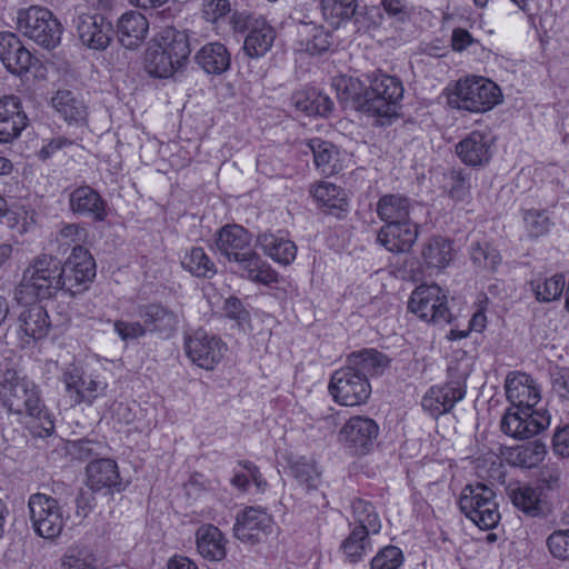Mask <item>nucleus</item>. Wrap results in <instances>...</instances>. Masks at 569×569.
I'll return each mask as SVG.
<instances>
[{
  "mask_svg": "<svg viewBox=\"0 0 569 569\" xmlns=\"http://www.w3.org/2000/svg\"><path fill=\"white\" fill-rule=\"evenodd\" d=\"M561 470L555 463L543 466L540 471L538 479L543 487L548 490H555L560 487Z\"/></svg>",
  "mask_w": 569,
  "mask_h": 569,
  "instance_id": "e2e57ef3",
  "label": "nucleus"
},
{
  "mask_svg": "<svg viewBox=\"0 0 569 569\" xmlns=\"http://www.w3.org/2000/svg\"><path fill=\"white\" fill-rule=\"evenodd\" d=\"M476 40L465 29H455L451 36V47L455 51H462L473 44Z\"/></svg>",
  "mask_w": 569,
  "mask_h": 569,
  "instance_id": "338daca9",
  "label": "nucleus"
},
{
  "mask_svg": "<svg viewBox=\"0 0 569 569\" xmlns=\"http://www.w3.org/2000/svg\"><path fill=\"white\" fill-rule=\"evenodd\" d=\"M447 303V295L438 284H421L411 293L408 309L426 322L447 325L452 318Z\"/></svg>",
  "mask_w": 569,
  "mask_h": 569,
  "instance_id": "9d476101",
  "label": "nucleus"
},
{
  "mask_svg": "<svg viewBox=\"0 0 569 569\" xmlns=\"http://www.w3.org/2000/svg\"><path fill=\"white\" fill-rule=\"evenodd\" d=\"M197 64L208 74L220 76L231 66V54L221 42H209L194 56Z\"/></svg>",
  "mask_w": 569,
  "mask_h": 569,
  "instance_id": "cd10ccee",
  "label": "nucleus"
},
{
  "mask_svg": "<svg viewBox=\"0 0 569 569\" xmlns=\"http://www.w3.org/2000/svg\"><path fill=\"white\" fill-rule=\"evenodd\" d=\"M62 380L71 405H91L106 388L104 383L91 376H84L77 368L66 371Z\"/></svg>",
  "mask_w": 569,
  "mask_h": 569,
  "instance_id": "aec40b11",
  "label": "nucleus"
},
{
  "mask_svg": "<svg viewBox=\"0 0 569 569\" xmlns=\"http://www.w3.org/2000/svg\"><path fill=\"white\" fill-rule=\"evenodd\" d=\"M357 8V0H321L322 16L335 28L351 18L358 22Z\"/></svg>",
  "mask_w": 569,
  "mask_h": 569,
  "instance_id": "58836bf2",
  "label": "nucleus"
},
{
  "mask_svg": "<svg viewBox=\"0 0 569 569\" xmlns=\"http://www.w3.org/2000/svg\"><path fill=\"white\" fill-rule=\"evenodd\" d=\"M138 315L142 319L147 331L166 336L171 335L179 322L178 315L174 311L159 303L141 306Z\"/></svg>",
  "mask_w": 569,
  "mask_h": 569,
  "instance_id": "bb28decb",
  "label": "nucleus"
},
{
  "mask_svg": "<svg viewBox=\"0 0 569 569\" xmlns=\"http://www.w3.org/2000/svg\"><path fill=\"white\" fill-rule=\"evenodd\" d=\"M495 491L483 483L468 485L463 488L459 507L467 518L480 529L495 528L500 520Z\"/></svg>",
  "mask_w": 569,
  "mask_h": 569,
  "instance_id": "0eeeda50",
  "label": "nucleus"
},
{
  "mask_svg": "<svg viewBox=\"0 0 569 569\" xmlns=\"http://www.w3.org/2000/svg\"><path fill=\"white\" fill-rule=\"evenodd\" d=\"M470 258L478 268L496 271L501 262L499 251L487 242L476 241L470 247Z\"/></svg>",
  "mask_w": 569,
  "mask_h": 569,
  "instance_id": "49530a36",
  "label": "nucleus"
},
{
  "mask_svg": "<svg viewBox=\"0 0 569 569\" xmlns=\"http://www.w3.org/2000/svg\"><path fill=\"white\" fill-rule=\"evenodd\" d=\"M18 317V327L21 339L29 343L30 340L44 338L51 327L47 310L40 305L30 301Z\"/></svg>",
  "mask_w": 569,
  "mask_h": 569,
  "instance_id": "393cba45",
  "label": "nucleus"
},
{
  "mask_svg": "<svg viewBox=\"0 0 569 569\" xmlns=\"http://www.w3.org/2000/svg\"><path fill=\"white\" fill-rule=\"evenodd\" d=\"M377 214L386 223L410 220L409 199L400 194H385L377 203Z\"/></svg>",
  "mask_w": 569,
  "mask_h": 569,
  "instance_id": "e433bc0d",
  "label": "nucleus"
},
{
  "mask_svg": "<svg viewBox=\"0 0 569 569\" xmlns=\"http://www.w3.org/2000/svg\"><path fill=\"white\" fill-rule=\"evenodd\" d=\"M63 269L54 257L41 253L34 257L22 273L16 289L19 303H29L36 299H48L63 289Z\"/></svg>",
  "mask_w": 569,
  "mask_h": 569,
  "instance_id": "7ed1b4c3",
  "label": "nucleus"
},
{
  "mask_svg": "<svg viewBox=\"0 0 569 569\" xmlns=\"http://www.w3.org/2000/svg\"><path fill=\"white\" fill-rule=\"evenodd\" d=\"M148 29V20L138 11L126 12L118 21L119 40L128 49L138 47L146 38Z\"/></svg>",
  "mask_w": 569,
  "mask_h": 569,
  "instance_id": "c756f323",
  "label": "nucleus"
},
{
  "mask_svg": "<svg viewBox=\"0 0 569 569\" xmlns=\"http://www.w3.org/2000/svg\"><path fill=\"white\" fill-rule=\"evenodd\" d=\"M380 6L387 16L399 23L410 20L411 8L407 0H380Z\"/></svg>",
  "mask_w": 569,
  "mask_h": 569,
  "instance_id": "13d9d810",
  "label": "nucleus"
},
{
  "mask_svg": "<svg viewBox=\"0 0 569 569\" xmlns=\"http://www.w3.org/2000/svg\"><path fill=\"white\" fill-rule=\"evenodd\" d=\"M28 509L34 532L44 538L53 539L60 536L64 527L63 510L59 501L46 493L30 495Z\"/></svg>",
  "mask_w": 569,
  "mask_h": 569,
  "instance_id": "1a4fd4ad",
  "label": "nucleus"
},
{
  "mask_svg": "<svg viewBox=\"0 0 569 569\" xmlns=\"http://www.w3.org/2000/svg\"><path fill=\"white\" fill-rule=\"evenodd\" d=\"M53 109L68 122H81L86 119L87 107L69 90H58L51 98Z\"/></svg>",
  "mask_w": 569,
  "mask_h": 569,
  "instance_id": "4c0bfd02",
  "label": "nucleus"
},
{
  "mask_svg": "<svg viewBox=\"0 0 569 569\" xmlns=\"http://www.w3.org/2000/svg\"><path fill=\"white\" fill-rule=\"evenodd\" d=\"M565 277L555 274L543 281H531V290L535 292L537 300L541 302H550L558 299L565 289Z\"/></svg>",
  "mask_w": 569,
  "mask_h": 569,
  "instance_id": "8fccbe9b",
  "label": "nucleus"
},
{
  "mask_svg": "<svg viewBox=\"0 0 569 569\" xmlns=\"http://www.w3.org/2000/svg\"><path fill=\"white\" fill-rule=\"evenodd\" d=\"M501 91L492 81L482 77L459 80L449 98L450 106L469 112H486L500 102Z\"/></svg>",
  "mask_w": 569,
  "mask_h": 569,
  "instance_id": "39448f33",
  "label": "nucleus"
},
{
  "mask_svg": "<svg viewBox=\"0 0 569 569\" xmlns=\"http://www.w3.org/2000/svg\"><path fill=\"white\" fill-rule=\"evenodd\" d=\"M298 109L308 114L328 116L333 109V101L326 94L312 93V99L297 101Z\"/></svg>",
  "mask_w": 569,
  "mask_h": 569,
  "instance_id": "6e6d98bb",
  "label": "nucleus"
},
{
  "mask_svg": "<svg viewBox=\"0 0 569 569\" xmlns=\"http://www.w3.org/2000/svg\"><path fill=\"white\" fill-rule=\"evenodd\" d=\"M17 24L24 37L46 49H53L60 43L61 23L47 8L31 6L19 10Z\"/></svg>",
  "mask_w": 569,
  "mask_h": 569,
  "instance_id": "423d86ee",
  "label": "nucleus"
},
{
  "mask_svg": "<svg viewBox=\"0 0 569 569\" xmlns=\"http://www.w3.org/2000/svg\"><path fill=\"white\" fill-rule=\"evenodd\" d=\"M257 244L269 256L273 261L287 266L290 264L297 254L296 244L273 233H261L257 238Z\"/></svg>",
  "mask_w": 569,
  "mask_h": 569,
  "instance_id": "72a5a7b5",
  "label": "nucleus"
},
{
  "mask_svg": "<svg viewBox=\"0 0 569 569\" xmlns=\"http://www.w3.org/2000/svg\"><path fill=\"white\" fill-rule=\"evenodd\" d=\"M0 60L9 72L22 76L29 71L34 59L18 36L12 32H2L0 33Z\"/></svg>",
  "mask_w": 569,
  "mask_h": 569,
  "instance_id": "a211bd4d",
  "label": "nucleus"
},
{
  "mask_svg": "<svg viewBox=\"0 0 569 569\" xmlns=\"http://www.w3.org/2000/svg\"><path fill=\"white\" fill-rule=\"evenodd\" d=\"M196 543L199 553L212 561L226 557V541L222 532L212 525H202L196 532Z\"/></svg>",
  "mask_w": 569,
  "mask_h": 569,
  "instance_id": "7c9ffc66",
  "label": "nucleus"
},
{
  "mask_svg": "<svg viewBox=\"0 0 569 569\" xmlns=\"http://www.w3.org/2000/svg\"><path fill=\"white\" fill-rule=\"evenodd\" d=\"M316 201L329 212L332 210L346 211L348 202L342 189L330 182H320L311 189Z\"/></svg>",
  "mask_w": 569,
  "mask_h": 569,
  "instance_id": "79ce46f5",
  "label": "nucleus"
},
{
  "mask_svg": "<svg viewBox=\"0 0 569 569\" xmlns=\"http://www.w3.org/2000/svg\"><path fill=\"white\" fill-rule=\"evenodd\" d=\"M379 428L373 419L362 416L351 417L339 432V439L357 455L371 450L378 437Z\"/></svg>",
  "mask_w": 569,
  "mask_h": 569,
  "instance_id": "dca6fc26",
  "label": "nucleus"
},
{
  "mask_svg": "<svg viewBox=\"0 0 569 569\" xmlns=\"http://www.w3.org/2000/svg\"><path fill=\"white\" fill-rule=\"evenodd\" d=\"M273 28L264 20H256L243 42V50L250 58L266 54L274 41Z\"/></svg>",
  "mask_w": 569,
  "mask_h": 569,
  "instance_id": "473e14b6",
  "label": "nucleus"
},
{
  "mask_svg": "<svg viewBox=\"0 0 569 569\" xmlns=\"http://www.w3.org/2000/svg\"><path fill=\"white\" fill-rule=\"evenodd\" d=\"M488 137L480 131H472L456 146L460 160L471 167L487 163L491 157Z\"/></svg>",
  "mask_w": 569,
  "mask_h": 569,
  "instance_id": "a878e982",
  "label": "nucleus"
},
{
  "mask_svg": "<svg viewBox=\"0 0 569 569\" xmlns=\"http://www.w3.org/2000/svg\"><path fill=\"white\" fill-rule=\"evenodd\" d=\"M63 289L71 295L83 291L96 277V262L82 246H74L63 266Z\"/></svg>",
  "mask_w": 569,
  "mask_h": 569,
  "instance_id": "f8f14e48",
  "label": "nucleus"
},
{
  "mask_svg": "<svg viewBox=\"0 0 569 569\" xmlns=\"http://www.w3.org/2000/svg\"><path fill=\"white\" fill-rule=\"evenodd\" d=\"M61 566L63 569H96V557L89 547L73 545L63 555Z\"/></svg>",
  "mask_w": 569,
  "mask_h": 569,
  "instance_id": "de8ad7c7",
  "label": "nucleus"
},
{
  "mask_svg": "<svg viewBox=\"0 0 569 569\" xmlns=\"http://www.w3.org/2000/svg\"><path fill=\"white\" fill-rule=\"evenodd\" d=\"M507 399L512 409H532L540 400V393L530 376L521 372L509 373L505 382Z\"/></svg>",
  "mask_w": 569,
  "mask_h": 569,
  "instance_id": "4be33fe9",
  "label": "nucleus"
},
{
  "mask_svg": "<svg viewBox=\"0 0 569 569\" xmlns=\"http://www.w3.org/2000/svg\"><path fill=\"white\" fill-rule=\"evenodd\" d=\"M546 545L553 558L569 560V529L555 530L548 536Z\"/></svg>",
  "mask_w": 569,
  "mask_h": 569,
  "instance_id": "5fc2aeb1",
  "label": "nucleus"
},
{
  "mask_svg": "<svg viewBox=\"0 0 569 569\" xmlns=\"http://www.w3.org/2000/svg\"><path fill=\"white\" fill-rule=\"evenodd\" d=\"M442 189L451 199L461 201L469 194L470 182L461 170H450L443 173Z\"/></svg>",
  "mask_w": 569,
  "mask_h": 569,
  "instance_id": "3c124183",
  "label": "nucleus"
},
{
  "mask_svg": "<svg viewBox=\"0 0 569 569\" xmlns=\"http://www.w3.org/2000/svg\"><path fill=\"white\" fill-rule=\"evenodd\" d=\"M136 413L128 403L119 402L113 406L112 419L120 425H130L133 422Z\"/></svg>",
  "mask_w": 569,
  "mask_h": 569,
  "instance_id": "0e129e2a",
  "label": "nucleus"
},
{
  "mask_svg": "<svg viewBox=\"0 0 569 569\" xmlns=\"http://www.w3.org/2000/svg\"><path fill=\"white\" fill-rule=\"evenodd\" d=\"M507 492L512 505L526 516L540 517L545 515L546 505L541 499L539 488L525 483L515 487L509 486Z\"/></svg>",
  "mask_w": 569,
  "mask_h": 569,
  "instance_id": "c85d7f7f",
  "label": "nucleus"
},
{
  "mask_svg": "<svg viewBox=\"0 0 569 569\" xmlns=\"http://www.w3.org/2000/svg\"><path fill=\"white\" fill-rule=\"evenodd\" d=\"M69 207L73 213L88 216L101 222L108 216V204L98 191L89 186L76 188L69 196Z\"/></svg>",
  "mask_w": 569,
  "mask_h": 569,
  "instance_id": "5701e85b",
  "label": "nucleus"
},
{
  "mask_svg": "<svg viewBox=\"0 0 569 569\" xmlns=\"http://www.w3.org/2000/svg\"><path fill=\"white\" fill-rule=\"evenodd\" d=\"M298 34L300 49L310 54L326 52L331 46L330 33L313 22H300Z\"/></svg>",
  "mask_w": 569,
  "mask_h": 569,
  "instance_id": "c9c22d12",
  "label": "nucleus"
},
{
  "mask_svg": "<svg viewBox=\"0 0 569 569\" xmlns=\"http://www.w3.org/2000/svg\"><path fill=\"white\" fill-rule=\"evenodd\" d=\"M231 12L230 0H202L201 14L209 23L218 24L224 21Z\"/></svg>",
  "mask_w": 569,
  "mask_h": 569,
  "instance_id": "864d4df0",
  "label": "nucleus"
},
{
  "mask_svg": "<svg viewBox=\"0 0 569 569\" xmlns=\"http://www.w3.org/2000/svg\"><path fill=\"white\" fill-rule=\"evenodd\" d=\"M216 248L229 262H236L247 273V278L264 284L276 280V273L261 261L251 246L250 233L243 227H222L216 237Z\"/></svg>",
  "mask_w": 569,
  "mask_h": 569,
  "instance_id": "f03ea898",
  "label": "nucleus"
},
{
  "mask_svg": "<svg viewBox=\"0 0 569 569\" xmlns=\"http://www.w3.org/2000/svg\"><path fill=\"white\" fill-rule=\"evenodd\" d=\"M87 237V230L79 223H64L59 229V232L57 234V241L66 246L70 243L81 246L80 243L84 242Z\"/></svg>",
  "mask_w": 569,
  "mask_h": 569,
  "instance_id": "bf43d9fd",
  "label": "nucleus"
},
{
  "mask_svg": "<svg viewBox=\"0 0 569 569\" xmlns=\"http://www.w3.org/2000/svg\"><path fill=\"white\" fill-rule=\"evenodd\" d=\"M27 124L20 98L13 94L0 97V142H11Z\"/></svg>",
  "mask_w": 569,
  "mask_h": 569,
  "instance_id": "6ab92c4d",
  "label": "nucleus"
},
{
  "mask_svg": "<svg viewBox=\"0 0 569 569\" xmlns=\"http://www.w3.org/2000/svg\"><path fill=\"white\" fill-rule=\"evenodd\" d=\"M402 96L403 87L398 78L376 74L366 90L363 108L372 116L391 118L397 114V104Z\"/></svg>",
  "mask_w": 569,
  "mask_h": 569,
  "instance_id": "6e6552de",
  "label": "nucleus"
},
{
  "mask_svg": "<svg viewBox=\"0 0 569 569\" xmlns=\"http://www.w3.org/2000/svg\"><path fill=\"white\" fill-rule=\"evenodd\" d=\"M546 453V445L533 441L512 449L508 460L512 466L530 469L537 467L545 459Z\"/></svg>",
  "mask_w": 569,
  "mask_h": 569,
  "instance_id": "a19ab883",
  "label": "nucleus"
},
{
  "mask_svg": "<svg viewBox=\"0 0 569 569\" xmlns=\"http://www.w3.org/2000/svg\"><path fill=\"white\" fill-rule=\"evenodd\" d=\"M347 365L369 379L381 375L388 367L389 359L375 349H365L349 355Z\"/></svg>",
  "mask_w": 569,
  "mask_h": 569,
  "instance_id": "f704fd0d",
  "label": "nucleus"
},
{
  "mask_svg": "<svg viewBox=\"0 0 569 569\" xmlns=\"http://www.w3.org/2000/svg\"><path fill=\"white\" fill-rule=\"evenodd\" d=\"M329 391L342 406H359L369 399L371 386L369 379L346 365L333 372Z\"/></svg>",
  "mask_w": 569,
  "mask_h": 569,
  "instance_id": "9b49d317",
  "label": "nucleus"
},
{
  "mask_svg": "<svg viewBox=\"0 0 569 569\" xmlns=\"http://www.w3.org/2000/svg\"><path fill=\"white\" fill-rule=\"evenodd\" d=\"M0 401L9 412L38 419L47 435L52 432L54 423L46 410L40 389L27 376L7 369L0 378Z\"/></svg>",
  "mask_w": 569,
  "mask_h": 569,
  "instance_id": "f257e3e1",
  "label": "nucleus"
},
{
  "mask_svg": "<svg viewBox=\"0 0 569 569\" xmlns=\"http://www.w3.org/2000/svg\"><path fill=\"white\" fill-rule=\"evenodd\" d=\"M526 228L531 237L545 234L550 227L549 218L539 211H529L525 216Z\"/></svg>",
  "mask_w": 569,
  "mask_h": 569,
  "instance_id": "052dcab7",
  "label": "nucleus"
},
{
  "mask_svg": "<svg viewBox=\"0 0 569 569\" xmlns=\"http://www.w3.org/2000/svg\"><path fill=\"white\" fill-rule=\"evenodd\" d=\"M182 267L196 277L210 278L216 274V266L206 254L204 250L194 247L188 252L181 262Z\"/></svg>",
  "mask_w": 569,
  "mask_h": 569,
  "instance_id": "c03bdc74",
  "label": "nucleus"
},
{
  "mask_svg": "<svg viewBox=\"0 0 569 569\" xmlns=\"http://www.w3.org/2000/svg\"><path fill=\"white\" fill-rule=\"evenodd\" d=\"M553 389L563 398L569 397V370L560 369L553 375Z\"/></svg>",
  "mask_w": 569,
  "mask_h": 569,
  "instance_id": "774afa93",
  "label": "nucleus"
},
{
  "mask_svg": "<svg viewBox=\"0 0 569 569\" xmlns=\"http://www.w3.org/2000/svg\"><path fill=\"white\" fill-rule=\"evenodd\" d=\"M309 146L317 168L325 174H332L336 168L333 161H336L338 154L335 146L320 139L311 140Z\"/></svg>",
  "mask_w": 569,
  "mask_h": 569,
  "instance_id": "09e8293b",
  "label": "nucleus"
},
{
  "mask_svg": "<svg viewBox=\"0 0 569 569\" xmlns=\"http://www.w3.org/2000/svg\"><path fill=\"white\" fill-rule=\"evenodd\" d=\"M553 449L558 455L569 457V425L556 431Z\"/></svg>",
  "mask_w": 569,
  "mask_h": 569,
  "instance_id": "69168bd1",
  "label": "nucleus"
},
{
  "mask_svg": "<svg viewBox=\"0 0 569 569\" xmlns=\"http://www.w3.org/2000/svg\"><path fill=\"white\" fill-rule=\"evenodd\" d=\"M418 238L417 224L411 220L386 223L378 232L377 240L388 251L407 252Z\"/></svg>",
  "mask_w": 569,
  "mask_h": 569,
  "instance_id": "b1692460",
  "label": "nucleus"
},
{
  "mask_svg": "<svg viewBox=\"0 0 569 569\" xmlns=\"http://www.w3.org/2000/svg\"><path fill=\"white\" fill-rule=\"evenodd\" d=\"M184 348L190 360L206 370H212L222 359L224 351L222 341L203 330H197L188 336Z\"/></svg>",
  "mask_w": 569,
  "mask_h": 569,
  "instance_id": "4468645a",
  "label": "nucleus"
},
{
  "mask_svg": "<svg viewBox=\"0 0 569 569\" xmlns=\"http://www.w3.org/2000/svg\"><path fill=\"white\" fill-rule=\"evenodd\" d=\"M271 517L260 508L249 507L237 516L234 536L244 542L256 543L271 528Z\"/></svg>",
  "mask_w": 569,
  "mask_h": 569,
  "instance_id": "412c9836",
  "label": "nucleus"
},
{
  "mask_svg": "<svg viewBox=\"0 0 569 569\" xmlns=\"http://www.w3.org/2000/svg\"><path fill=\"white\" fill-rule=\"evenodd\" d=\"M465 380L457 377L442 386L430 388L421 400L423 410L435 418L449 412L466 395Z\"/></svg>",
  "mask_w": 569,
  "mask_h": 569,
  "instance_id": "2eb2a0df",
  "label": "nucleus"
},
{
  "mask_svg": "<svg viewBox=\"0 0 569 569\" xmlns=\"http://www.w3.org/2000/svg\"><path fill=\"white\" fill-rule=\"evenodd\" d=\"M113 328L123 341L137 339L143 337L147 333L144 323L138 321L126 322L122 320H117L113 323Z\"/></svg>",
  "mask_w": 569,
  "mask_h": 569,
  "instance_id": "680f3d73",
  "label": "nucleus"
},
{
  "mask_svg": "<svg viewBox=\"0 0 569 569\" xmlns=\"http://www.w3.org/2000/svg\"><path fill=\"white\" fill-rule=\"evenodd\" d=\"M189 56L187 34L177 30H167L159 43L147 49L144 69L154 78H170L184 67Z\"/></svg>",
  "mask_w": 569,
  "mask_h": 569,
  "instance_id": "20e7f679",
  "label": "nucleus"
},
{
  "mask_svg": "<svg viewBox=\"0 0 569 569\" xmlns=\"http://www.w3.org/2000/svg\"><path fill=\"white\" fill-rule=\"evenodd\" d=\"M550 423L546 411L532 409H508L501 419L502 431L515 439H529Z\"/></svg>",
  "mask_w": 569,
  "mask_h": 569,
  "instance_id": "ddd939ff",
  "label": "nucleus"
},
{
  "mask_svg": "<svg viewBox=\"0 0 569 569\" xmlns=\"http://www.w3.org/2000/svg\"><path fill=\"white\" fill-rule=\"evenodd\" d=\"M290 469L297 481L307 490L316 489L320 483V472L313 461L299 459L291 463Z\"/></svg>",
  "mask_w": 569,
  "mask_h": 569,
  "instance_id": "603ef678",
  "label": "nucleus"
},
{
  "mask_svg": "<svg viewBox=\"0 0 569 569\" xmlns=\"http://www.w3.org/2000/svg\"><path fill=\"white\" fill-rule=\"evenodd\" d=\"M451 242L442 237H433L422 249V258L428 268L443 269L452 260Z\"/></svg>",
  "mask_w": 569,
  "mask_h": 569,
  "instance_id": "ea45409f",
  "label": "nucleus"
},
{
  "mask_svg": "<svg viewBox=\"0 0 569 569\" xmlns=\"http://www.w3.org/2000/svg\"><path fill=\"white\" fill-rule=\"evenodd\" d=\"M368 531L355 528L351 533L343 540L341 549L349 562L360 561L366 552L370 549V539Z\"/></svg>",
  "mask_w": 569,
  "mask_h": 569,
  "instance_id": "a18cd8bd",
  "label": "nucleus"
},
{
  "mask_svg": "<svg viewBox=\"0 0 569 569\" xmlns=\"http://www.w3.org/2000/svg\"><path fill=\"white\" fill-rule=\"evenodd\" d=\"M76 28L81 42L94 50L106 49L112 38V24L101 14L80 13Z\"/></svg>",
  "mask_w": 569,
  "mask_h": 569,
  "instance_id": "f3484780",
  "label": "nucleus"
},
{
  "mask_svg": "<svg viewBox=\"0 0 569 569\" xmlns=\"http://www.w3.org/2000/svg\"><path fill=\"white\" fill-rule=\"evenodd\" d=\"M88 486L99 491L103 488H112L119 485L120 476L116 461L111 459H98L91 461L87 468Z\"/></svg>",
  "mask_w": 569,
  "mask_h": 569,
  "instance_id": "2f4dec72",
  "label": "nucleus"
},
{
  "mask_svg": "<svg viewBox=\"0 0 569 569\" xmlns=\"http://www.w3.org/2000/svg\"><path fill=\"white\" fill-rule=\"evenodd\" d=\"M402 551L389 546L378 552L371 561V569H397L402 563Z\"/></svg>",
  "mask_w": 569,
  "mask_h": 569,
  "instance_id": "4d7b16f0",
  "label": "nucleus"
},
{
  "mask_svg": "<svg viewBox=\"0 0 569 569\" xmlns=\"http://www.w3.org/2000/svg\"><path fill=\"white\" fill-rule=\"evenodd\" d=\"M351 508L357 529H363L372 535L380 531L381 522L371 502L358 498L352 501Z\"/></svg>",
  "mask_w": 569,
  "mask_h": 569,
  "instance_id": "37998d69",
  "label": "nucleus"
}]
</instances>
